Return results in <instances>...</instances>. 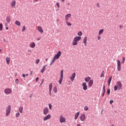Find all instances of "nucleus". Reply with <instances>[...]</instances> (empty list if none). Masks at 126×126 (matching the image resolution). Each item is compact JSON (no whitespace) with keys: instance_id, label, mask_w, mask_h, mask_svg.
I'll list each match as a JSON object with an SVG mask.
<instances>
[{"instance_id":"obj_13","label":"nucleus","mask_w":126,"mask_h":126,"mask_svg":"<svg viewBox=\"0 0 126 126\" xmlns=\"http://www.w3.org/2000/svg\"><path fill=\"white\" fill-rule=\"evenodd\" d=\"M60 122L61 123H65V118L62 116L60 117Z\"/></svg>"},{"instance_id":"obj_56","label":"nucleus","mask_w":126,"mask_h":126,"mask_svg":"<svg viewBox=\"0 0 126 126\" xmlns=\"http://www.w3.org/2000/svg\"><path fill=\"white\" fill-rule=\"evenodd\" d=\"M40 40H41V38L39 37L37 39V41H40Z\"/></svg>"},{"instance_id":"obj_64","label":"nucleus","mask_w":126,"mask_h":126,"mask_svg":"<svg viewBox=\"0 0 126 126\" xmlns=\"http://www.w3.org/2000/svg\"><path fill=\"white\" fill-rule=\"evenodd\" d=\"M26 76H28V74H26Z\"/></svg>"},{"instance_id":"obj_53","label":"nucleus","mask_w":126,"mask_h":126,"mask_svg":"<svg viewBox=\"0 0 126 126\" xmlns=\"http://www.w3.org/2000/svg\"><path fill=\"white\" fill-rule=\"evenodd\" d=\"M105 92H103L102 97H104V96H105Z\"/></svg>"},{"instance_id":"obj_6","label":"nucleus","mask_w":126,"mask_h":126,"mask_svg":"<svg viewBox=\"0 0 126 126\" xmlns=\"http://www.w3.org/2000/svg\"><path fill=\"white\" fill-rule=\"evenodd\" d=\"M117 69L118 71H121L122 70V66H121V61L120 60H117Z\"/></svg>"},{"instance_id":"obj_30","label":"nucleus","mask_w":126,"mask_h":126,"mask_svg":"<svg viewBox=\"0 0 126 126\" xmlns=\"http://www.w3.org/2000/svg\"><path fill=\"white\" fill-rule=\"evenodd\" d=\"M15 24L16 25H17V26H20V22L18 21H16Z\"/></svg>"},{"instance_id":"obj_7","label":"nucleus","mask_w":126,"mask_h":126,"mask_svg":"<svg viewBox=\"0 0 126 126\" xmlns=\"http://www.w3.org/2000/svg\"><path fill=\"white\" fill-rule=\"evenodd\" d=\"M49 96H52V89H53V83H50L49 86Z\"/></svg>"},{"instance_id":"obj_32","label":"nucleus","mask_w":126,"mask_h":126,"mask_svg":"<svg viewBox=\"0 0 126 126\" xmlns=\"http://www.w3.org/2000/svg\"><path fill=\"white\" fill-rule=\"evenodd\" d=\"M77 35H78V36H79V37L82 36V32H79L77 33Z\"/></svg>"},{"instance_id":"obj_20","label":"nucleus","mask_w":126,"mask_h":126,"mask_svg":"<svg viewBox=\"0 0 126 126\" xmlns=\"http://www.w3.org/2000/svg\"><path fill=\"white\" fill-rule=\"evenodd\" d=\"M47 66V64H45L43 66L42 69L41 70V73H44V71L46 70L45 67Z\"/></svg>"},{"instance_id":"obj_17","label":"nucleus","mask_w":126,"mask_h":126,"mask_svg":"<svg viewBox=\"0 0 126 126\" xmlns=\"http://www.w3.org/2000/svg\"><path fill=\"white\" fill-rule=\"evenodd\" d=\"M6 21L7 23H10V21H11V18L10 17V16H8L6 17Z\"/></svg>"},{"instance_id":"obj_5","label":"nucleus","mask_w":126,"mask_h":126,"mask_svg":"<svg viewBox=\"0 0 126 126\" xmlns=\"http://www.w3.org/2000/svg\"><path fill=\"white\" fill-rule=\"evenodd\" d=\"M11 92H12V91L11 90V89L10 88H6L4 90V93H5V94L6 95H9Z\"/></svg>"},{"instance_id":"obj_33","label":"nucleus","mask_w":126,"mask_h":126,"mask_svg":"<svg viewBox=\"0 0 126 126\" xmlns=\"http://www.w3.org/2000/svg\"><path fill=\"white\" fill-rule=\"evenodd\" d=\"M15 82L16 84H17V85H18V84H19V80H18V79H16L15 81Z\"/></svg>"},{"instance_id":"obj_27","label":"nucleus","mask_w":126,"mask_h":126,"mask_svg":"<svg viewBox=\"0 0 126 126\" xmlns=\"http://www.w3.org/2000/svg\"><path fill=\"white\" fill-rule=\"evenodd\" d=\"M53 92H54V93H55V94L58 93V89H57V88L56 86H55V87L53 88Z\"/></svg>"},{"instance_id":"obj_40","label":"nucleus","mask_w":126,"mask_h":126,"mask_svg":"<svg viewBox=\"0 0 126 126\" xmlns=\"http://www.w3.org/2000/svg\"><path fill=\"white\" fill-rule=\"evenodd\" d=\"M56 60H58V59L57 58H56L55 57H54L52 62L54 63V62H56Z\"/></svg>"},{"instance_id":"obj_50","label":"nucleus","mask_w":126,"mask_h":126,"mask_svg":"<svg viewBox=\"0 0 126 126\" xmlns=\"http://www.w3.org/2000/svg\"><path fill=\"white\" fill-rule=\"evenodd\" d=\"M28 52L29 53H32V51L31 50H30V49H28Z\"/></svg>"},{"instance_id":"obj_18","label":"nucleus","mask_w":126,"mask_h":126,"mask_svg":"<svg viewBox=\"0 0 126 126\" xmlns=\"http://www.w3.org/2000/svg\"><path fill=\"white\" fill-rule=\"evenodd\" d=\"M75 76H76L75 73H74L72 74V76L70 77L71 81L73 82L74 81V78H75Z\"/></svg>"},{"instance_id":"obj_19","label":"nucleus","mask_w":126,"mask_h":126,"mask_svg":"<svg viewBox=\"0 0 126 126\" xmlns=\"http://www.w3.org/2000/svg\"><path fill=\"white\" fill-rule=\"evenodd\" d=\"M93 83H94V82L93 80H90V81L88 83L89 87H91L92 85H93Z\"/></svg>"},{"instance_id":"obj_3","label":"nucleus","mask_w":126,"mask_h":126,"mask_svg":"<svg viewBox=\"0 0 126 126\" xmlns=\"http://www.w3.org/2000/svg\"><path fill=\"white\" fill-rule=\"evenodd\" d=\"M11 110V106L10 105H8L6 108V117H7L10 114V111Z\"/></svg>"},{"instance_id":"obj_25","label":"nucleus","mask_w":126,"mask_h":126,"mask_svg":"<svg viewBox=\"0 0 126 126\" xmlns=\"http://www.w3.org/2000/svg\"><path fill=\"white\" fill-rule=\"evenodd\" d=\"M6 62L7 63V64H9V63H10V58H9V57H6Z\"/></svg>"},{"instance_id":"obj_9","label":"nucleus","mask_w":126,"mask_h":126,"mask_svg":"<svg viewBox=\"0 0 126 126\" xmlns=\"http://www.w3.org/2000/svg\"><path fill=\"white\" fill-rule=\"evenodd\" d=\"M80 119L82 122H84L86 119V116L85 115V114H82L81 115Z\"/></svg>"},{"instance_id":"obj_37","label":"nucleus","mask_w":126,"mask_h":126,"mask_svg":"<svg viewBox=\"0 0 126 126\" xmlns=\"http://www.w3.org/2000/svg\"><path fill=\"white\" fill-rule=\"evenodd\" d=\"M89 109V108H88V106H86L84 107V111H88Z\"/></svg>"},{"instance_id":"obj_8","label":"nucleus","mask_w":126,"mask_h":126,"mask_svg":"<svg viewBox=\"0 0 126 126\" xmlns=\"http://www.w3.org/2000/svg\"><path fill=\"white\" fill-rule=\"evenodd\" d=\"M62 55V52H61V51H59L57 54H56L54 58H55L56 59H57V60H59V59H60V57H61Z\"/></svg>"},{"instance_id":"obj_51","label":"nucleus","mask_w":126,"mask_h":126,"mask_svg":"<svg viewBox=\"0 0 126 126\" xmlns=\"http://www.w3.org/2000/svg\"><path fill=\"white\" fill-rule=\"evenodd\" d=\"M38 80H39V77H36V82H38Z\"/></svg>"},{"instance_id":"obj_35","label":"nucleus","mask_w":126,"mask_h":126,"mask_svg":"<svg viewBox=\"0 0 126 126\" xmlns=\"http://www.w3.org/2000/svg\"><path fill=\"white\" fill-rule=\"evenodd\" d=\"M104 71H102V72H101V74L100 75L101 78H102V77H105V76H104Z\"/></svg>"},{"instance_id":"obj_12","label":"nucleus","mask_w":126,"mask_h":126,"mask_svg":"<svg viewBox=\"0 0 126 126\" xmlns=\"http://www.w3.org/2000/svg\"><path fill=\"white\" fill-rule=\"evenodd\" d=\"M49 119H51V114H48L47 116H45L43 118V121L45 122L48 121Z\"/></svg>"},{"instance_id":"obj_24","label":"nucleus","mask_w":126,"mask_h":126,"mask_svg":"<svg viewBox=\"0 0 126 126\" xmlns=\"http://www.w3.org/2000/svg\"><path fill=\"white\" fill-rule=\"evenodd\" d=\"M90 79H91V78H90V77H86L85 78V81L86 82H89L90 81Z\"/></svg>"},{"instance_id":"obj_62","label":"nucleus","mask_w":126,"mask_h":126,"mask_svg":"<svg viewBox=\"0 0 126 126\" xmlns=\"http://www.w3.org/2000/svg\"><path fill=\"white\" fill-rule=\"evenodd\" d=\"M32 94L30 96V98H32Z\"/></svg>"},{"instance_id":"obj_38","label":"nucleus","mask_w":126,"mask_h":126,"mask_svg":"<svg viewBox=\"0 0 126 126\" xmlns=\"http://www.w3.org/2000/svg\"><path fill=\"white\" fill-rule=\"evenodd\" d=\"M40 63V59L36 60V61L35 62V63H36V64H38V63Z\"/></svg>"},{"instance_id":"obj_1","label":"nucleus","mask_w":126,"mask_h":126,"mask_svg":"<svg viewBox=\"0 0 126 126\" xmlns=\"http://www.w3.org/2000/svg\"><path fill=\"white\" fill-rule=\"evenodd\" d=\"M81 40V36H75L73 40L72 41L73 46H76V45L78 44L77 42H78V41H80Z\"/></svg>"},{"instance_id":"obj_61","label":"nucleus","mask_w":126,"mask_h":126,"mask_svg":"<svg viewBox=\"0 0 126 126\" xmlns=\"http://www.w3.org/2000/svg\"><path fill=\"white\" fill-rule=\"evenodd\" d=\"M3 42H6V40H5V39H3Z\"/></svg>"},{"instance_id":"obj_44","label":"nucleus","mask_w":126,"mask_h":126,"mask_svg":"<svg viewBox=\"0 0 126 126\" xmlns=\"http://www.w3.org/2000/svg\"><path fill=\"white\" fill-rule=\"evenodd\" d=\"M103 92H106V90L105 89V86H103V89H102Z\"/></svg>"},{"instance_id":"obj_54","label":"nucleus","mask_w":126,"mask_h":126,"mask_svg":"<svg viewBox=\"0 0 126 126\" xmlns=\"http://www.w3.org/2000/svg\"><path fill=\"white\" fill-rule=\"evenodd\" d=\"M32 73H33V71H31L30 72V75H32Z\"/></svg>"},{"instance_id":"obj_46","label":"nucleus","mask_w":126,"mask_h":126,"mask_svg":"<svg viewBox=\"0 0 126 126\" xmlns=\"http://www.w3.org/2000/svg\"><path fill=\"white\" fill-rule=\"evenodd\" d=\"M113 103H114V100H110V104H113Z\"/></svg>"},{"instance_id":"obj_21","label":"nucleus","mask_w":126,"mask_h":126,"mask_svg":"<svg viewBox=\"0 0 126 126\" xmlns=\"http://www.w3.org/2000/svg\"><path fill=\"white\" fill-rule=\"evenodd\" d=\"M16 4V1L15 0H13L11 3V7H14L15 6V5Z\"/></svg>"},{"instance_id":"obj_59","label":"nucleus","mask_w":126,"mask_h":126,"mask_svg":"<svg viewBox=\"0 0 126 126\" xmlns=\"http://www.w3.org/2000/svg\"><path fill=\"white\" fill-rule=\"evenodd\" d=\"M64 0H61V1H62V2H64Z\"/></svg>"},{"instance_id":"obj_34","label":"nucleus","mask_w":126,"mask_h":126,"mask_svg":"<svg viewBox=\"0 0 126 126\" xmlns=\"http://www.w3.org/2000/svg\"><path fill=\"white\" fill-rule=\"evenodd\" d=\"M3 27V26H2V24H0V31H2V28Z\"/></svg>"},{"instance_id":"obj_29","label":"nucleus","mask_w":126,"mask_h":126,"mask_svg":"<svg viewBox=\"0 0 126 126\" xmlns=\"http://www.w3.org/2000/svg\"><path fill=\"white\" fill-rule=\"evenodd\" d=\"M103 32H104V29H101L99 30L98 32V34L101 35V34H103Z\"/></svg>"},{"instance_id":"obj_47","label":"nucleus","mask_w":126,"mask_h":126,"mask_svg":"<svg viewBox=\"0 0 126 126\" xmlns=\"http://www.w3.org/2000/svg\"><path fill=\"white\" fill-rule=\"evenodd\" d=\"M96 6H97V7H100V3H97V5H96Z\"/></svg>"},{"instance_id":"obj_42","label":"nucleus","mask_w":126,"mask_h":126,"mask_svg":"<svg viewBox=\"0 0 126 126\" xmlns=\"http://www.w3.org/2000/svg\"><path fill=\"white\" fill-rule=\"evenodd\" d=\"M110 93H111V90H110V89H109L107 90V94H108V95H110Z\"/></svg>"},{"instance_id":"obj_63","label":"nucleus","mask_w":126,"mask_h":126,"mask_svg":"<svg viewBox=\"0 0 126 126\" xmlns=\"http://www.w3.org/2000/svg\"><path fill=\"white\" fill-rule=\"evenodd\" d=\"M110 126H115L114 124H112Z\"/></svg>"},{"instance_id":"obj_58","label":"nucleus","mask_w":126,"mask_h":126,"mask_svg":"<svg viewBox=\"0 0 126 126\" xmlns=\"http://www.w3.org/2000/svg\"><path fill=\"white\" fill-rule=\"evenodd\" d=\"M5 29H6V30H8V27H6V28H5Z\"/></svg>"},{"instance_id":"obj_22","label":"nucleus","mask_w":126,"mask_h":126,"mask_svg":"<svg viewBox=\"0 0 126 126\" xmlns=\"http://www.w3.org/2000/svg\"><path fill=\"white\" fill-rule=\"evenodd\" d=\"M37 30H38V31H39V32H40L41 33H43V30L42 29V27L41 26H39L37 28Z\"/></svg>"},{"instance_id":"obj_16","label":"nucleus","mask_w":126,"mask_h":126,"mask_svg":"<svg viewBox=\"0 0 126 126\" xmlns=\"http://www.w3.org/2000/svg\"><path fill=\"white\" fill-rule=\"evenodd\" d=\"M83 43L84 44V46L86 47L87 46V37L85 36L83 39Z\"/></svg>"},{"instance_id":"obj_45","label":"nucleus","mask_w":126,"mask_h":126,"mask_svg":"<svg viewBox=\"0 0 126 126\" xmlns=\"http://www.w3.org/2000/svg\"><path fill=\"white\" fill-rule=\"evenodd\" d=\"M44 80L42 79L41 83L40 84V86H42L43 85V83H44Z\"/></svg>"},{"instance_id":"obj_28","label":"nucleus","mask_w":126,"mask_h":126,"mask_svg":"<svg viewBox=\"0 0 126 126\" xmlns=\"http://www.w3.org/2000/svg\"><path fill=\"white\" fill-rule=\"evenodd\" d=\"M78 116H79V112H77L75 114V120H77V118H78Z\"/></svg>"},{"instance_id":"obj_39","label":"nucleus","mask_w":126,"mask_h":126,"mask_svg":"<svg viewBox=\"0 0 126 126\" xmlns=\"http://www.w3.org/2000/svg\"><path fill=\"white\" fill-rule=\"evenodd\" d=\"M48 105H49V109L52 110V104L49 103Z\"/></svg>"},{"instance_id":"obj_2","label":"nucleus","mask_w":126,"mask_h":126,"mask_svg":"<svg viewBox=\"0 0 126 126\" xmlns=\"http://www.w3.org/2000/svg\"><path fill=\"white\" fill-rule=\"evenodd\" d=\"M122 83L120 81H117L116 82V85L115 86L114 88V91H117V90H118V89H119V90H120L121 88H122Z\"/></svg>"},{"instance_id":"obj_4","label":"nucleus","mask_w":126,"mask_h":126,"mask_svg":"<svg viewBox=\"0 0 126 126\" xmlns=\"http://www.w3.org/2000/svg\"><path fill=\"white\" fill-rule=\"evenodd\" d=\"M63 70H62L61 71V76L60 78V80L59 81V84H62V82H63Z\"/></svg>"},{"instance_id":"obj_41","label":"nucleus","mask_w":126,"mask_h":126,"mask_svg":"<svg viewBox=\"0 0 126 126\" xmlns=\"http://www.w3.org/2000/svg\"><path fill=\"white\" fill-rule=\"evenodd\" d=\"M125 61H126V58L125 57H123V61H122V63H124Z\"/></svg>"},{"instance_id":"obj_26","label":"nucleus","mask_w":126,"mask_h":126,"mask_svg":"<svg viewBox=\"0 0 126 126\" xmlns=\"http://www.w3.org/2000/svg\"><path fill=\"white\" fill-rule=\"evenodd\" d=\"M19 111L21 114H22V113H23V106H20L19 108Z\"/></svg>"},{"instance_id":"obj_10","label":"nucleus","mask_w":126,"mask_h":126,"mask_svg":"<svg viewBox=\"0 0 126 126\" xmlns=\"http://www.w3.org/2000/svg\"><path fill=\"white\" fill-rule=\"evenodd\" d=\"M48 113L49 109L47 107L44 108V109H43V115L46 116V115H47Z\"/></svg>"},{"instance_id":"obj_60","label":"nucleus","mask_w":126,"mask_h":126,"mask_svg":"<svg viewBox=\"0 0 126 126\" xmlns=\"http://www.w3.org/2000/svg\"><path fill=\"white\" fill-rule=\"evenodd\" d=\"M77 126H81V125L80 124H77Z\"/></svg>"},{"instance_id":"obj_43","label":"nucleus","mask_w":126,"mask_h":126,"mask_svg":"<svg viewBox=\"0 0 126 126\" xmlns=\"http://www.w3.org/2000/svg\"><path fill=\"white\" fill-rule=\"evenodd\" d=\"M25 30H26V28H25V26H24L22 29V32H23L25 31Z\"/></svg>"},{"instance_id":"obj_36","label":"nucleus","mask_w":126,"mask_h":126,"mask_svg":"<svg viewBox=\"0 0 126 126\" xmlns=\"http://www.w3.org/2000/svg\"><path fill=\"white\" fill-rule=\"evenodd\" d=\"M20 116V113L19 112L16 113V118H18Z\"/></svg>"},{"instance_id":"obj_14","label":"nucleus","mask_w":126,"mask_h":126,"mask_svg":"<svg viewBox=\"0 0 126 126\" xmlns=\"http://www.w3.org/2000/svg\"><path fill=\"white\" fill-rule=\"evenodd\" d=\"M87 84L86 83V82H84L82 84L83 89L85 91H86V90L87 89Z\"/></svg>"},{"instance_id":"obj_31","label":"nucleus","mask_w":126,"mask_h":126,"mask_svg":"<svg viewBox=\"0 0 126 126\" xmlns=\"http://www.w3.org/2000/svg\"><path fill=\"white\" fill-rule=\"evenodd\" d=\"M65 22L67 26H71V24L68 21H66Z\"/></svg>"},{"instance_id":"obj_11","label":"nucleus","mask_w":126,"mask_h":126,"mask_svg":"<svg viewBox=\"0 0 126 126\" xmlns=\"http://www.w3.org/2000/svg\"><path fill=\"white\" fill-rule=\"evenodd\" d=\"M71 17V15L70 14H67L65 16V21H68L69 18Z\"/></svg>"},{"instance_id":"obj_49","label":"nucleus","mask_w":126,"mask_h":126,"mask_svg":"<svg viewBox=\"0 0 126 126\" xmlns=\"http://www.w3.org/2000/svg\"><path fill=\"white\" fill-rule=\"evenodd\" d=\"M22 76H23V77H24V78H25V77H26V76L25 74H24V73H23L22 74Z\"/></svg>"},{"instance_id":"obj_15","label":"nucleus","mask_w":126,"mask_h":126,"mask_svg":"<svg viewBox=\"0 0 126 126\" xmlns=\"http://www.w3.org/2000/svg\"><path fill=\"white\" fill-rule=\"evenodd\" d=\"M29 47L32 49H34V48L36 47V44H35L34 42H32L29 44Z\"/></svg>"},{"instance_id":"obj_57","label":"nucleus","mask_w":126,"mask_h":126,"mask_svg":"<svg viewBox=\"0 0 126 126\" xmlns=\"http://www.w3.org/2000/svg\"><path fill=\"white\" fill-rule=\"evenodd\" d=\"M119 27H120V29L123 28V26L120 25Z\"/></svg>"},{"instance_id":"obj_55","label":"nucleus","mask_w":126,"mask_h":126,"mask_svg":"<svg viewBox=\"0 0 126 126\" xmlns=\"http://www.w3.org/2000/svg\"><path fill=\"white\" fill-rule=\"evenodd\" d=\"M53 63H54V62H52V61L50 64V65H52Z\"/></svg>"},{"instance_id":"obj_48","label":"nucleus","mask_w":126,"mask_h":126,"mask_svg":"<svg viewBox=\"0 0 126 126\" xmlns=\"http://www.w3.org/2000/svg\"><path fill=\"white\" fill-rule=\"evenodd\" d=\"M56 4H57L58 7H60V4L59 3V2H57Z\"/></svg>"},{"instance_id":"obj_23","label":"nucleus","mask_w":126,"mask_h":126,"mask_svg":"<svg viewBox=\"0 0 126 126\" xmlns=\"http://www.w3.org/2000/svg\"><path fill=\"white\" fill-rule=\"evenodd\" d=\"M111 81H112V76H111L108 78V86H110V84H111Z\"/></svg>"},{"instance_id":"obj_52","label":"nucleus","mask_w":126,"mask_h":126,"mask_svg":"<svg viewBox=\"0 0 126 126\" xmlns=\"http://www.w3.org/2000/svg\"><path fill=\"white\" fill-rule=\"evenodd\" d=\"M100 39H101V37H100V36H97V40H100Z\"/></svg>"}]
</instances>
